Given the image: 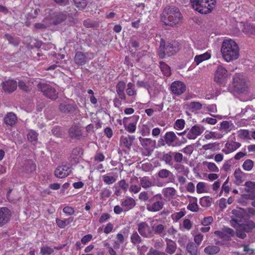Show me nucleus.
<instances>
[{
	"instance_id": "nucleus-1",
	"label": "nucleus",
	"mask_w": 255,
	"mask_h": 255,
	"mask_svg": "<svg viewBox=\"0 0 255 255\" xmlns=\"http://www.w3.org/2000/svg\"><path fill=\"white\" fill-rule=\"evenodd\" d=\"M221 52L223 58L227 62L237 60L240 55V49L238 44L235 41L230 38L223 40Z\"/></svg>"
},
{
	"instance_id": "nucleus-2",
	"label": "nucleus",
	"mask_w": 255,
	"mask_h": 255,
	"mask_svg": "<svg viewBox=\"0 0 255 255\" xmlns=\"http://www.w3.org/2000/svg\"><path fill=\"white\" fill-rule=\"evenodd\" d=\"M181 18V13L177 8L169 7L164 9L161 21L165 25L173 26L178 23Z\"/></svg>"
},
{
	"instance_id": "nucleus-3",
	"label": "nucleus",
	"mask_w": 255,
	"mask_h": 255,
	"mask_svg": "<svg viewBox=\"0 0 255 255\" xmlns=\"http://www.w3.org/2000/svg\"><path fill=\"white\" fill-rule=\"evenodd\" d=\"M244 211L239 208L237 210H233L232 214L237 217V218H233L230 222L231 225L235 228H241L246 232H249L255 227V223L253 221H248L245 224H240L241 219L243 217Z\"/></svg>"
},
{
	"instance_id": "nucleus-4",
	"label": "nucleus",
	"mask_w": 255,
	"mask_h": 255,
	"mask_svg": "<svg viewBox=\"0 0 255 255\" xmlns=\"http://www.w3.org/2000/svg\"><path fill=\"white\" fill-rule=\"evenodd\" d=\"M193 8L202 14L211 12L215 7L216 0H190Z\"/></svg>"
},
{
	"instance_id": "nucleus-5",
	"label": "nucleus",
	"mask_w": 255,
	"mask_h": 255,
	"mask_svg": "<svg viewBox=\"0 0 255 255\" xmlns=\"http://www.w3.org/2000/svg\"><path fill=\"white\" fill-rule=\"evenodd\" d=\"M247 79L243 74H236L233 80L232 86L234 91L238 93L246 92L248 88Z\"/></svg>"
},
{
	"instance_id": "nucleus-6",
	"label": "nucleus",
	"mask_w": 255,
	"mask_h": 255,
	"mask_svg": "<svg viewBox=\"0 0 255 255\" xmlns=\"http://www.w3.org/2000/svg\"><path fill=\"white\" fill-rule=\"evenodd\" d=\"M179 49V45L177 41H172L168 43L165 47L163 40L161 41L159 47V55L162 58L164 55L171 56L176 53Z\"/></svg>"
},
{
	"instance_id": "nucleus-7",
	"label": "nucleus",
	"mask_w": 255,
	"mask_h": 255,
	"mask_svg": "<svg viewBox=\"0 0 255 255\" xmlns=\"http://www.w3.org/2000/svg\"><path fill=\"white\" fill-rule=\"evenodd\" d=\"M229 77V75L227 69L222 65H219L215 72V81L217 83L224 86L227 83Z\"/></svg>"
},
{
	"instance_id": "nucleus-8",
	"label": "nucleus",
	"mask_w": 255,
	"mask_h": 255,
	"mask_svg": "<svg viewBox=\"0 0 255 255\" xmlns=\"http://www.w3.org/2000/svg\"><path fill=\"white\" fill-rule=\"evenodd\" d=\"M157 200L153 203H149L146 205V209L148 211L150 212H158L161 210L164 206V202L163 201V197L161 194H157L154 195L152 198L150 200Z\"/></svg>"
},
{
	"instance_id": "nucleus-9",
	"label": "nucleus",
	"mask_w": 255,
	"mask_h": 255,
	"mask_svg": "<svg viewBox=\"0 0 255 255\" xmlns=\"http://www.w3.org/2000/svg\"><path fill=\"white\" fill-rule=\"evenodd\" d=\"M138 119L139 117L135 115L124 118L123 122L125 129L129 133H134L136 129V125Z\"/></svg>"
},
{
	"instance_id": "nucleus-10",
	"label": "nucleus",
	"mask_w": 255,
	"mask_h": 255,
	"mask_svg": "<svg viewBox=\"0 0 255 255\" xmlns=\"http://www.w3.org/2000/svg\"><path fill=\"white\" fill-rule=\"evenodd\" d=\"M38 89L40 90L43 94L47 98L55 100L57 97V93L55 89L52 87L50 85L45 83H37Z\"/></svg>"
},
{
	"instance_id": "nucleus-11",
	"label": "nucleus",
	"mask_w": 255,
	"mask_h": 255,
	"mask_svg": "<svg viewBox=\"0 0 255 255\" xmlns=\"http://www.w3.org/2000/svg\"><path fill=\"white\" fill-rule=\"evenodd\" d=\"M214 234L219 239L224 241H228L234 235V231L228 228H224L221 231H216Z\"/></svg>"
},
{
	"instance_id": "nucleus-12",
	"label": "nucleus",
	"mask_w": 255,
	"mask_h": 255,
	"mask_svg": "<svg viewBox=\"0 0 255 255\" xmlns=\"http://www.w3.org/2000/svg\"><path fill=\"white\" fill-rule=\"evenodd\" d=\"M170 90L174 95H180L185 91L186 86L183 82L176 81L171 84Z\"/></svg>"
},
{
	"instance_id": "nucleus-13",
	"label": "nucleus",
	"mask_w": 255,
	"mask_h": 255,
	"mask_svg": "<svg viewBox=\"0 0 255 255\" xmlns=\"http://www.w3.org/2000/svg\"><path fill=\"white\" fill-rule=\"evenodd\" d=\"M239 28L242 29L243 32L249 36L255 35V26L249 23L240 22L237 23Z\"/></svg>"
},
{
	"instance_id": "nucleus-14",
	"label": "nucleus",
	"mask_w": 255,
	"mask_h": 255,
	"mask_svg": "<svg viewBox=\"0 0 255 255\" xmlns=\"http://www.w3.org/2000/svg\"><path fill=\"white\" fill-rule=\"evenodd\" d=\"M241 143L233 140H228L225 144L224 148L222 151L226 154H230L239 148L241 146Z\"/></svg>"
},
{
	"instance_id": "nucleus-15",
	"label": "nucleus",
	"mask_w": 255,
	"mask_h": 255,
	"mask_svg": "<svg viewBox=\"0 0 255 255\" xmlns=\"http://www.w3.org/2000/svg\"><path fill=\"white\" fill-rule=\"evenodd\" d=\"M204 130V128L203 127L194 126L188 132L187 137L189 139H195L198 136L201 135Z\"/></svg>"
},
{
	"instance_id": "nucleus-16",
	"label": "nucleus",
	"mask_w": 255,
	"mask_h": 255,
	"mask_svg": "<svg viewBox=\"0 0 255 255\" xmlns=\"http://www.w3.org/2000/svg\"><path fill=\"white\" fill-rule=\"evenodd\" d=\"M70 167L66 165L59 166L55 171V175L60 178L67 176L71 172Z\"/></svg>"
},
{
	"instance_id": "nucleus-17",
	"label": "nucleus",
	"mask_w": 255,
	"mask_h": 255,
	"mask_svg": "<svg viewBox=\"0 0 255 255\" xmlns=\"http://www.w3.org/2000/svg\"><path fill=\"white\" fill-rule=\"evenodd\" d=\"M163 138L165 144L168 146H174L176 145V143L178 138L173 131L166 132Z\"/></svg>"
},
{
	"instance_id": "nucleus-18",
	"label": "nucleus",
	"mask_w": 255,
	"mask_h": 255,
	"mask_svg": "<svg viewBox=\"0 0 255 255\" xmlns=\"http://www.w3.org/2000/svg\"><path fill=\"white\" fill-rule=\"evenodd\" d=\"M138 231L141 236L149 237L152 235V230L145 222H141L138 224Z\"/></svg>"
},
{
	"instance_id": "nucleus-19",
	"label": "nucleus",
	"mask_w": 255,
	"mask_h": 255,
	"mask_svg": "<svg viewBox=\"0 0 255 255\" xmlns=\"http://www.w3.org/2000/svg\"><path fill=\"white\" fill-rule=\"evenodd\" d=\"M10 216V212L8 209L5 207L0 208V227L8 221Z\"/></svg>"
},
{
	"instance_id": "nucleus-20",
	"label": "nucleus",
	"mask_w": 255,
	"mask_h": 255,
	"mask_svg": "<svg viewBox=\"0 0 255 255\" xmlns=\"http://www.w3.org/2000/svg\"><path fill=\"white\" fill-rule=\"evenodd\" d=\"M2 85L4 91L7 93L13 92L17 86L16 82L13 80H8L3 82Z\"/></svg>"
},
{
	"instance_id": "nucleus-21",
	"label": "nucleus",
	"mask_w": 255,
	"mask_h": 255,
	"mask_svg": "<svg viewBox=\"0 0 255 255\" xmlns=\"http://www.w3.org/2000/svg\"><path fill=\"white\" fill-rule=\"evenodd\" d=\"M186 107L190 112L196 113L199 110L205 108L206 104H201L199 102H191L187 103Z\"/></svg>"
},
{
	"instance_id": "nucleus-22",
	"label": "nucleus",
	"mask_w": 255,
	"mask_h": 255,
	"mask_svg": "<svg viewBox=\"0 0 255 255\" xmlns=\"http://www.w3.org/2000/svg\"><path fill=\"white\" fill-rule=\"evenodd\" d=\"M121 206L125 211H128L133 208L135 205V200L131 197H127L121 202Z\"/></svg>"
},
{
	"instance_id": "nucleus-23",
	"label": "nucleus",
	"mask_w": 255,
	"mask_h": 255,
	"mask_svg": "<svg viewBox=\"0 0 255 255\" xmlns=\"http://www.w3.org/2000/svg\"><path fill=\"white\" fill-rule=\"evenodd\" d=\"M189 204L187 206V209L193 212H197L199 211V206L197 203L198 199L196 197L193 196H188Z\"/></svg>"
},
{
	"instance_id": "nucleus-24",
	"label": "nucleus",
	"mask_w": 255,
	"mask_h": 255,
	"mask_svg": "<svg viewBox=\"0 0 255 255\" xmlns=\"http://www.w3.org/2000/svg\"><path fill=\"white\" fill-rule=\"evenodd\" d=\"M158 177L161 179H168V183L173 182V174L169 170L166 169H160L158 172Z\"/></svg>"
},
{
	"instance_id": "nucleus-25",
	"label": "nucleus",
	"mask_w": 255,
	"mask_h": 255,
	"mask_svg": "<svg viewBox=\"0 0 255 255\" xmlns=\"http://www.w3.org/2000/svg\"><path fill=\"white\" fill-rule=\"evenodd\" d=\"M162 193L165 198L171 200L175 197L177 191L173 187H166L162 189Z\"/></svg>"
},
{
	"instance_id": "nucleus-26",
	"label": "nucleus",
	"mask_w": 255,
	"mask_h": 255,
	"mask_svg": "<svg viewBox=\"0 0 255 255\" xmlns=\"http://www.w3.org/2000/svg\"><path fill=\"white\" fill-rule=\"evenodd\" d=\"M126 88V83L124 82H119L116 86V91L119 98L123 100L126 99V96L125 93V90Z\"/></svg>"
},
{
	"instance_id": "nucleus-27",
	"label": "nucleus",
	"mask_w": 255,
	"mask_h": 255,
	"mask_svg": "<svg viewBox=\"0 0 255 255\" xmlns=\"http://www.w3.org/2000/svg\"><path fill=\"white\" fill-rule=\"evenodd\" d=\"M139 140L141 145L145 149L151 150L154 147L155 142L150 138L139 137Z\"/></svg>"
},
{
	"instance_id": "nucleus-28",
	"label": "nucleus",
	"mask_w": 255,
	"mask_h": 255,
	"mask_svg": "<svg viewBox=\"0 0 255 255\" xmlns=\"http://www.w3.org/2000/svg\"><path fill=\"white\" fill-rule=\"evenodd\" d=\"M135 137L133 135H128V136H122L120 138L121 143L127 148H129L132 145Z\"/></svg>"
},
{
	"instance_id": "nucleus-29",
	"label": "nucleus",
	"mask_w": 255,
	"mask_h": 255,
	"mask_svg": "<svg viewBox=\"0 0 255 255\" xmlns=\"http://www.w3.org/2000/svg\"><path fill=\"white\" fill-rule=\"evenodd\" d=\"M74 60L77 65H83L87 62V56L83 52L78 51L75 54Z\"/></svg>"
},
{
	"instance_id": "nucleus-30",
	"label": "nucleus",
	"mask_w": 255,
	"mask_h": 255,
	"mask_svg": "<svg viewBox=\"0 0 255 255\" xmlns=\"http://www.w3.org/2000/svg\"><path fill=\"white\" fill-rule=\"evenodd\" d=\"M234 127L233 124L231 122L223 121L221 124L220 130L225 134L231 131Z\"/></svg>"
},
{
	"instance_id": "nucleus-31",
	"label": "nucleus",
	"mask_w": 255,
	"mask_h": 255,
	"mask_svg": "<svg viewBox=\"0 0 255 255\" xmlns=\"http://www.w3.org/2000/svg\"><path fill=\"white\" fill-rule=\"evenodd\" d=\"M140 186L144 189L154 186V183L148 177L146 176L140 178Z\"/></svg>"
},
{
	"instance_id": "nucleus-32",
	"label": "nucleus",
	"mask_w": 255,
	"mask_h": 255,
	"mask_svg": "<svg viewBox=\"0 0 255 255\" xmlns=\"http://www.w3.org/2000/svg\"><path fill=\"white\" fill-rule=\"evenodd\" d=\"M74 220V217H70L64 220L59 218L56 219V223L57 226L61 229L64 228L66 226L70 225Z\"/></svg>"
},
{
	"instance_id": "nucleus-33",
	"label": "nucleus",
	"mask_w": 255,
	"mask_h": 255,
	"mask_svg": "<svg viewBox=\"0 0 255 255\" xmlns=\"http://www.w3.org/2000/svg\"><path fill=\"white\" fill-rule=\"evenodd\" d=\"M211 57V54L206 52L203 54L196 55L194 58V62L196 65H198L204 61L208 60Z\"/></svg>"
},
{
	"instance_id": "nucleus-34",
	"label": "nucleus",
	"mask_w": 255,
	"mask_h": 255,
	"mask_svg": "<svg viewBox=\"0 0 255 255\" xmlns=\"http://www.w3.org/2000/svg\"><path fill=\"white\" fill-rule=\"evenodd\" d=\"M38 83V81L36 80H32L31 82L28 81L27 84L25 83V82L23 81H19L18 82V87L25 91H28L30 90V87L31 86V85H35Z\"/></svg>"
},
{
	"instance_id": "nucleus-35",
	"label": "nucleus",
	"mask_w": 255,
	"mask_h": 255,
	"mask_svg": "<svg viewBox=\"0 0 255 255\" xmlns=\"http://www.w3.org/2000/svg\"><path fill=\"white\" fill-rule=\"evenodd\" d=\"M166 241L167 247L165 251L170 255H172L176 249V244L174 241L171 240L166 239Z\"/></svg>"
},
{
	"instance_id": "nucleus-36",
	"label": "nucleus",
	"mask_w": 255,
	"mask_h": 255,
	"mask_svg": "<svg viewBox=\"0 0 255 255\" xmlns=\"http://www.w3.org/2000/svg\"><path fill=\"white\" fill-rule=\"evenodd\" d=\"M4 120L6 124L12 126L15 124L17 118L15 115L13 113H9L6 115Z\"/></svg>"
},
{
	"instance_id": "nucleus-37",
	"label": "nucleus",
	"mask_w": 255,
	"mask_h": 255,
	"mask_svg": "<svg viewBox=\"0 0 255 255\" xmlns=\"http://www.w3.org/2000/svg\"><path fill=\"white\" fill-rule=\"evenodd\" d=\"M69 132L70 136L72 137H78L81 135V130L78 126L76 125L70 128Z\"/></svg>"
},
{
	"instance_id": "nucleus-38",
	"label": "nucleus",
	"mask_w": 255,
	"mask_h": 255,
	"mask_svg": "<svg viewBox=\"0 0 255 255\" xmlns=\"http://www.w3.org/2000/svg\"><path fill=\"white\" fill-rule=\"evenodd\" d=\"M245 173H244L240 168L236 169L234 172V176L238 183H241L245 178Z\"/></svg>"
},
{
	"instance_id": "nucleus-39",
	"label": "nucleus",
	"mask_w": 255,
	"mask_h": 255,
	"mask_svg": "<svg viewBox=\"0 0 255 255\" xmlns=\"http://www.w3.org/2000/svg\"><path fill=\"white\" fill-rule=\"evenodd\" d=\"M103 181L107 184H112L116 181V177L111 173L104 175L102 176Z\"/></svg>"
},
{
	"instance_id": "nucleus-40",
	"label": "nucleus",
	"mask_w": 255,
	"mask_h": 255,
	"mask_svg": "<svg viewBox=\"0 0 255 255\" xmlns=\"http://www.w3.org/2000/svg\"><path fill=\"white\" fill-rule=\"evenodd\" d=\"M245 190L248 192L252 193L251 195H255V182L252 181H248L245 183Z\"/></svg>"
},
{
	"instance_id": "nucleus-41",
	"label": "nucleus",
	"mask_w": 255,
	"mask_h": 255,
	"mask_svg": "<svg viewBox=\"0 0 255 255\" xmlns=\"http://www.w3.org/2000/svg\"><path fill=\"white\" fill-rule=\"evenodd\" d=\"M203 164L207 167L210 172H218L219 171V168L214 162L204 161Z\"/></svg>"
},
{
	"instance_id": "nucleus-42",
	"label": "nucleus",
	"mask_w": 255,
	"mask_h": 255,
	"mask_svg": "<svg viewBox=\"0 0 255 255\" xmlns=\"http://www.w3.org/2000/svg\"><path fill=\"white\" fill-rule=\"evenodd\" d=\"M220 251V248L216 246H209L204 249V252L209 255H214Z\"/></svg>"
},
{
	"instance_id": "nucleus-43",
	"label": "nucleus",
	"mask_w": 255,
	"mask_h": 255,
	"mask_svg": "<svg viewBox=\"0 0 255 255\" xmlns=\"http://www.w3.org/2000/svg\"><path fill=\"white\" fill-rule=\"evenodd\" d=\"M254 166V162L251 159H246L242 165V168L245 171H251Z\"/></svg>"
},
{
	"instance_id": "nucleus-44",
	"label": "nucleus",
	"mask_w": 255,
	"mask_h": 255,
	"mask_svg": "<svg viewBox=\"0 0 255 255\" xmlns=\"http://www.w3.org/2000/svg\"><path fill=\"white\" fill-rule=\"evenodd\" d=\"M154 221L152 222V228L153 230L155 232V233L157 234L161 235L163 234L164 230V227L162 224H153Z\"/></svg>"
},
{
	"instance_id": "nucleus-45",
	"label": "nucleus",
	"mask_w": 255,
	"mask_h": 255,
	"mask_svg": "<svg viewBox=\"0 0 255 255\" xmlns=\"http://www.w3.org/2000/svg\"><path fill=\"white\" fill-rule=\"evenodd\" d=\"M126 93L129 96H132L136 95V91L134 88V85L132 83H128L127 85Z\"/></svg>"
},
{
	"instance_id": "nucleus-46",
	"label": "nucleus",
	"mask_w": 255,
	"mask_h": 255,
	"mask_svg": "<svg viewBox=\"0 0 255 255\" xmlns=\"http://www.w3.org/2000/svg\"><path fill=\"white\" fill-rule=\"evenodd\" d=\"M152 83L151 82L145 81H138L136 83V85L138 87L144 88L147 90L152 86Z\"/></svg>"
},
{
	"instance_id": "nucleus-47",
	"label": "nucleus",
	"mask_w": 255,
	"mask_h": 255,
	"mask_svg": "<svg viewBox=\"0 0 255 255\" xmlns=\"http://www.w3.org/2000/svg\"><path fill=\"white\" fill-rule=\"evenodd\" d=\"M160 67L163 74L166 76H169L171 74L170 67L165 63L160 62Z\"/></svg>"
},
{
	"instance_id": "nucleus-48",
	"label": "nucleus",
	"mask_w": 255,
	"mask_h": 255,
	"mask_svg": "<svg viewBox=\"0 0 255 255\" xmlns=\"http://www.w3.org/2000/svg\"><path fill=\"white\" fill-rule=\"evenodd\" d=\"M192 227V224L191 221L188 219H185L182 222V226H180V228L181 230L183 229L189 231Z\"/></svg>"
},
{
	"instance_id": "nucleus-49",
	"label": "nucleus",
	"mask_w": 255,
	"mask_h": 255,
	"mask_svg": "<svg viewBox=\"0 0 255 255\" xmlns=\"http://www.w3.org/2000/svg\"><path fill=\"white\" fill-rule=\"evenodd\" d=\"M206 183L204 182H199L196 186V191L198 194L206 192Z\"/></svg>"
},
{
	"instance_id": "nucleus-50",
	"label": "nucleus",
	"mask_w": 255,
	"mask_h": 255,
	"mask_svg": "<svg viewBox=\"0 0 255 255\" xmlns=\"http://www.w3.org/2000/svg\"><path fill=\"white\" fill-rule=\"evenodd\" d=\"M187 250L191 255H196L197 253V247L193 243H189L187 246Z\"/></svg>"
},
{
	"instance_id": "nucleus-51",
	"label": "nucleus",
	"mask_w": 255,
	"mask_h": 255,
	"mask_svg": "<svg viewBox=\"0 0 255 255\" xmlns=\"http://www.w3.org/2000/svg\"><path fill=\"white\" fill-rule=\"evenodd\" d=\"M25 170L27 172H32L36 169V165L32 161H27L24 165Z\"/></svg>"
},
{
	"instance_id": "nucleus-52",
	"label": "nucleus",
	"mask_w": 255,
	"mask_h": 255,
	"mask_svg": "<svg viewBox=\"0 0 255 255\" xmlns=\"http://www.w3.org/2000/svg\"><path fill=\"white\" fill-rule=\"evenodd\" d=\"M222 134H218L214 131H210L208 133H206L205 134V138L206 139H210L211 138L219 139L222 138Z\"/></svg>"
},
{
	"instance_id": "nucleus-53",
	"label": "nucleus",
	"mask_w": 255,
	"mask_h": 255,
	"mask_svg": "<svg viewBox=\"0 0 255 255\" xmlns=\"http://www.w3.org/2000/svg\"><path fill=\"white\" fill-rule=\"evenodd\" d=\"M130 240L131 243L134 245H138L141 242V238L137 233V232H134L131 235L130 237Z\"/></svg>"
},
{
	"instance_id": "nucleus-54",
	"label": "nucleus",
	"mask_w": 255,
	"mask_h": 255,
	"mask_svg": "<svg viewBox=\"0 0 255 255\" xmlns=\"http://www.w3.org/2000/svg\"><path fill=\"white\" fill-rule=\"evenodd\" d=\"M185 215V212L183 211H180L178 212L173 213L171 215V218L174 222H177L179 220L181 219Z\"/></svg>"
},
{
	"instance_id": "nucleus-55",
	"label": "nucleus",
	"mask_w": 255,
	"mask_h": 255,
	"mask_svg": "<svg viewBox=\"0 0 255 255\" xmlns=\"http://www.w3.org/2000/svg\"><path fill=\"white\" fill-rule=\"evenodd\" d=\"M174 168L178 173H181L184 175H187L188 173V169L185 168L184 166L182 164H176L174 166Z\"/></svg>"
},
{
	"instance_id": "nucleus-56",
	"label": "nucleus",
	"mask_w": 255,
	"mask_h": 255,
	"mask_svg": "<svg viewBox=\"0 0 255 255\" xmlns=\"http://www.w3.org/2000/svg\"><path fill=\"white\" fill-rule=\"evenodd\" d=\"M28 139L31 142L37 140V133L33 130H29L27 134Z\"/></svg>"
},
{
	"instance_id": "nucleus-57",
	"label": "nucleus",
	"mask_w": 255,
	"mask_h": 255,
	"mask_svg": "<svg viewBox=\"0 0 255 255\" xmlns=\"http://www.w3.org/2000/svg\"><path fill=\"white\" fill-rule=\"evenodd\" d=\"M211 199L207 197H203L200 199V204L203 207H207L211 205Z\"/></svg>"
},
{
	"instance_id": "nucleus-58",
	"label": "nucleus",
	"mask_w": 255,
	"mask_h": 255,
	"mask_svg": "<svg viewBox=\"0 0 255 255\" xmlns=\"http://www.w3.org/2000/svg\"><path fill=\"white\" fill-rule=\"evenodd\" d=\"M238 136L242 139H250L249 131L247 129H240L238 131Z\"/></svg>"
},
{
	"instance_id": "nucleus-59",
	"label": "nucleus",
	"mask_w": 255,
	"mask_h": 255,
	"mask_svg": "<svg viewBox=\"0 0 255 255\" xmlns=\"http://www.w3.org/2000/svg\"><path fill=\"white\" fill-rule=\"evenodd\" d=\"M54 252V249L47 246L41 248L40 253L43 255H50Z\"/></svg>"
},
{
	"instance_id": "nucleus-60",
	"label": "nucleus",
	"mask_w": 255,
	"mask_h": 255,
	"mask_svg": "<svg viewBox=\"0 0 255 255\" xmlns=\"http://www.w3.org/2000/svg\"><path fill=\"white\" fill-rule=\"evenodd\" d=\"M73 1L75 6L80 9H83L87 5L86 0H73Z\"/></svg>"
},
{
	"instance_id": "nucleus-61",
	"label": "nucleus",
	"mask_w": 255,
	"mask_h": 255,
	"mask_svg": "<svg viewBox=\"0 0 255 255\" xmlns=\"http://www.w3.org/2000/svg\"><path fill=\"white\" fill-rule=\"evenodd\" d=\"M72 108V106L71 105L68 104L62 103L59 106L60 110L64 113L69 112L70 111Z\"/></svg>"
},
{
	"instance_id": "nucleus-62",
	"label": "nucleus",
	"mask_w": 255,
	"mask_h": 255,
	"mask_svg": "<svg viewBox=\"0 0 255 255\" xmlns=\"http://www.w3.org/2000/svg\"><path fill=\"white\" fill-rule=\"evenodd\" d=\"M185 127V121L182 119L177 120L175 123L174 128L176 129L180 130L184 128Z\"/></svg>"
},
{
	"instance_id": "nucleus-63",
	"label": "nucleus",
	"mask_w": 255,
	"mask_h": 255,
	"mask_svg": "<svg viewBox=\"0 0 255 255\" xmlns=\"http://www.w3.org/2000/svg\"><path fill=\"white\" fill-rule=\"evenodd\" d=\"M173 154V153L171 152L164 154L163 156V160L164 161L166 164L170 165H172V159Z\"/></svg>"
},
{
	"instance_id": "nucleus-64",
	"label": "nucleus",
	"mask_w": 255,
	"mask_h": 255,
	"mask_svg": "<svg viewBox=\"0 0 255 255\" xmlns=\"http://www.w3.org/2000/svg\"><path fill=\"white\" fill-rule=\"evenodd\" d=\"M213 221V218L212 216H208L203 218L201 221V224L204 226H208Z\"/></svg>"
}]
</instances>
